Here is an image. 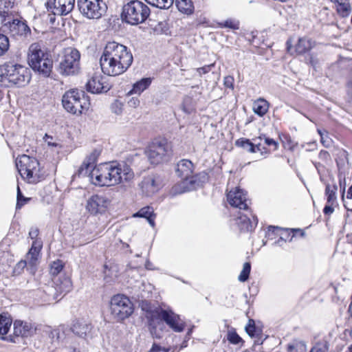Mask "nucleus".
Listing matches in <instances>:
<instances>
[{
    "mask_svg": "<svg viewBox=\"0 0 352 352\" xmlns=\"http://www.w3.org/2000/svg\"><path fill=\"white\" fill-rule=\"evenodd\" d=\"M91 182L96 186H113L133 179L134 173L126 163H102L90 172Z\"/></svg>",
    "mask_w": 352,
    "mask_h": 352,
    "instance_id": "nucleus-1",
    "label": "nucleus"
},
{
    "mask_svg": "<svg viewBox=\"0 0 352 352\" xmlns=\"http://www.w3.org/2000/svg\"><path fill=\"white\" fill-rule=\"evenodd\" d=\"M133 63V55L128 48L115 41L109 42L102 52L100 64L102 72L110 76L124 73Z\"/></svg>",
    "mask_w": 352,
    "mask_h": 352,
    "instance_id": "nucleus-2",
    "label": "nucleus"
},
{
    "mask_svg": "<svg viewBox=\"0 0 352 352\" xmlns=\"http://www.w3.org/2000/svg\"><path fill=\"white\" fill-rule=\"evenodd\" d=\"M30 79V71L25 66L11 63L0 65V82L2 85L24 87Z\"/></svg>",
    "mask_w": 352,
    "mask_h": 352,
    "instance_id": "nucleus-3",
    "label": "nucleus"
},
{
    "mask_svg": "<svg viewBox=\"0 0 352 352\" xmlns=\"http://www.w3.org/2000/svg\"><path fill=\"white\" fill-rule=\"evenodd\" d=\"M16 166L21 177L30 184H36L43 178L38 161L27 155L16 158Z\"/></svg>",
    "mask_w": 352,
    "mask_h": 352,
    "instance_id": "nucleus-4",
    "label": "nucleus"
},
{
    "mask_svg": "<svg viewBox=\"0 0 352 352\" xmlns=\"http://www.w3.org/2000/svg\"><path fill=\"white\" fill-rule=\"evenodd\" d=\"M28 63L34 71L45 76H50L53 67L50 54L42 50L38 43H33L30 46Z\"/></svg>",
    "mask_w": 352,
    "mask_h": 352,
    "instance_id": "nucleus-5",
    "label": "nucleus"
},
{
    "mask_svg": "<svg viewBox=\"0 0 352 352\" xmlns=\"http://www.w3.org/2000/svg\"><path fill=\"white\" fill-rule=\"evenodd\" d=\"M150 12V9L146 4L134 0L124 6L122 17L126 23L134 25L144 22Z\"/></svg>",
    "mask_w": 352,
    "mask_h": 352,
    "instance_id": "nucleus-6",
    "label": "nucleus"
},
{
    "mask_svg": "<svg viewBox=\"0 0 352 352\" xmlns=\"http://www.w3.org/2000/svg\"><path fill=\"white\" fill-rule=\"evenodd\" d=\"M109 311L111 318L120 322L131 316L133 312V305L126 296L116 294L110 300Z\"/></svg>",
    "mask_w": 352,
    "mask_h": 352,
    "instance_id": "nucleus-7",
    "label": "nucleus"
},
{
    "mask_svg": "<svg viewBox=\"0 0 352 352\" xmlns=\"http://www.w3.org/2000/svg\"><path fill=\"white\" fill-rule=\"evenodd\" d=\"M79 52L74 48L65 49L58 58V70L63 76H72L78 74L80 69Z\"/></svg>",
    "mask_w": 352,
    "mask_h": 352,
    "instance_id": "nucleus-8",
    "label": "nucleus"
},
{
    "mask_svg": "<svg viewBox=\"0 0 352 352\" xmlns=\"http://www.w3.org/2000/svg\"><path fill=\"white\" fill-rule=\"evenodd\" d=\"M62 104L67 112L80 115L83 109L87 108L88 103L83 91L78 89H70L63 96Z\"/></svg>",
    "mask_w": 352,
    "mask_h": 352,
    "instance_id": "nucleus-9",
    "label": "nucleus"
},
{
    "mask_svg": "<svg viewBox=\"0 0 352 352\" xmlns=\"http://www.w3.org/2000/svg\"><path fill=\"white\" fill-rule=\"evenodd\" d=\"M80 12L90 19H100L106 11V4L102 0H78Z\"/></svg>",
    "mask_w": 352,
    "mask_h": 352,
    "instance_id": "nucleus-10",
    "label": "nucleus"
},
{
    "mask_svg": "<svg viewBox=\"0 0 352 352\" xmlns=\"http://www.w3.org/2000/svg\"><path fill=\"white\" fill-rule=\"evenodd\" d=\"M168 150L169 146L166 140H158L151 143L145 153L151 164H157L163 161Z\"/></svg>",
    "mask_w": 352,
    "mask_h": 352,
    "instance_id": "nucleus-11",
    "label": "nucleus"
},
{
    "mask_svg": "<svg viewBox=\"0 0 352 352\" xmlns=\"http://www.w3.org/2000/svg\"><path fill=\"white\" fill-rule=\"evenodd\" d=\"M193 170V164L188 160H182L177 163L176 174L182 180L180 185L182 186L184 192L190 190L188 184L192 185L195 183Z\"/></svg>",
    "mask_w": 352,
    "mask_h": 352,
    "instance_id": "nucleus-12",
    "label": "nucleus"
},
{
    "mask_svg": "<svg viewBox=\"0 0 352 352\" xmlns=\"http://www.w3.org/2000/svg\"><path fill=\"white\" fill-rule=\"evenodd\" d=\"M111 204L110 199L103 195H93L86 202V210L93 215L104 214Z\"/></svg>",
    "mask_w": 352,
    "mask_h": 352,
    "instance_id": "nucleus-13",
    "label": "nucleus"
},
{
    "mask_svg": "<svg viewBox=\"0 0 352 352\" xmlns=\"http://www.w3.org/2000/svg\"><path fill=\"white\" fill-rule=\"evenodd\" d=\"M75 0H47L45 5L48 12L54 15H67L74 8Z\"/></svg>",
    "mask_w": 352,
    "mask_h": 352,
    "instance_id": "nucleus-14",
    "label": "nucleus"
},
{
    "mask_svg": "<svg viewBox=\"0 0 352 352\" xmlns=\"http://www.w3.org/2000/svg\"><path fill=\"white\" fill-rule=\"evenodd\" d=\"M158 318L165 322L175 332H182L186 327L185 322L178 314L174 313L172 310L161 309L158 314Z\"/></svg>",
    "mask_w": 352,
    "mask_h": 352,
    "instance_id": "nucleus-15",
    "label": "nucleus"
},
{
    "mask_svg": "<svg viewBox=\"0 0 352 352\" xmlns=\"http://www.w3.org/2000/svg\"><path fill=\"white\" fill-rule=\"evenodd\" d=\"M227 201L231 206L240 210H247L248 208L249 200L247 197V193L239 187L228 191Z\"/></svg>",
    "mask_w": 352,
    "mask_h": 352,
    "instance_id": "nucleus-16",
    "label": "nucleus"
},
{
    "mask_svg": "<svg viewBox=\"0 0 352 352\" xmlns=\"http://www.w3.org/2000/svg\"><path fill=\"white\" fill-rule=\"evenodd\" d=\"M87 91L91 94L106 93L111 89L107 78L101 74H94L86 84Z\"/></svg>",
    "mask_w": 352,
    "mask_h": 352,
    "instance_id": "nucleus-17",
    "label": "nucleus"
},
{
    "mask_svg": "<svg viewBox=\"0 0 352 352\" xmlns=\"http://www.w3.org/2000/svg\"><path fill=\"white\" fill-rule=\"evenodd\" d=\"M3 31L8 32L13 37H28L31 34V30L25 21L13 19L12 22L5 23Z\"/></svg>",
    "mask_w": 352,
    "mask_h": 352,
    "instance_id": "nucleus-18",
    "label": "nucleus"
},
{
    "mask_svg": "<svg viewBox=\"0 0 352 352\" xmlns=\"http://www.w3.org/2000/svg\"><path fill=\"white\" fill-rule=\"evenodd\" d=\"M142 194L151 197L159 191L162 187L160 177L156 175H149L144 177L140 184Z\"/></svg>",
    "mask_w": 352,
    "mask_h": 352,
    "instance_id": "nucleus-19",
    "label": "nucleus"
},
{
    "mask_svg": "<svg viewBox=\"0 0 352 352\" xmlns=\"http://www.w3.org/2000/svg\"><path fill=\"white\" fill-rule=\"evenodd\" d=\"M247 212L246 214H243L239 212L234 219L235 224L241 231H252L258 223L256 217L252 215L250 212L247 211Z\"/></svg>",
    "mask_w": 352,
    "mask_h": 352,
    "instance_id": "nucleus-20",
    "label": "nucleus"
},
{
    "mask_svg": "<svg viewBox=\"0 0 352 352\" xmlns=\"http://www.w3.org/2000/svg\"><path fill=\"white\" fill-rule=\"evenodd\" d=\"M100 155V151L99 150L94 149L89 155H87L78 170V176L89 177L90 172L94 168V167L98 166L96 164Z\"/></svg>",
    "mask_w": 352,
    "mask_h": 352,
    "instance_id": "nucleus-21",
    "label": "nucleus"
},
{
    "mask_svg": "<svg viewBox=\"0 0 352 352\" xmlns=\"http://www.w3.org/2000/svg\"><path fill=\"white\" fill-rule=\"evenodd\" d=\"M71 330L75 335L87 340L94 337L93 328L91 324L82 320L75 321L71 327Z\"/></svg>",
    "mask_w": 352,
    "mask_h": 352,
    "instance_id": "nucleus-22",
    "label": "nucleus"
},
{
    "mask_svg": "<svg viewBox=\"0 0 352 352\" xmlns=\"http://www.w3.org/2000/svg\"><path fill=\"white\" fill-rule=\"evenodd\" d=\"M14 334L16 336H21L22 338H28L32 336L35 332V327L32 323L16 320L13 324Z\"/></svg>",
    "mask_w": 352,
    "mask_h": 352,
    "instance_id": "nucleus-23",
    "label": "nucleus"
},
{
    "mask_svg": "<svg viewBox=\"0 0 352 352\" xmlns=\"http://www.w3.org/2000/svg\"><path fill=\"white\" fill-rule=\"evenodd\" d=\"M53 283L54 285V289L56 293L60 294L69 292L72 287V283L70 278L65 275L54 277Z\"/></svg>",
    "mask_w": 352,
    "mask_h": 352,
    "instance_id": "nucleus-24",
    "label": "nucleus"
},
{
    "mask_svg": "<svg viewBox=\"0 0 352 352\" xmlns=\"http://www.w3.org/2000/svg\"><path fill=\"white\" fill-rule=\"evenodd\" d=\"M133 217H142L147 219L150 226L153 228L155 227V214L152 207L146 206L140 209L138 212L135 213Z\"/></svg>",
    "mask_w": 352,
    "mask_h": 352,
    "instance_id": "nucleus-25",
    "label": "nucleus"
},
{
    "mask_svg": "<svg viewBox=\"0 0 352 352\" xmlns=\"http://www.w3.org/2000/svg\"><path fill=\"white\" fill-rule=\"evenodd\" d=\"M269 107V102L263 98L254 100L252 104L253 111L260 117L263 116L268 111Z\"/></svg>",
    "mask_w": 352,
    "mask_h": 352,
    "instance_id": "nucleus-26",
    "label": "nucleus"
},
{
    "mask_svg": "<svg viewBox=\"0 0 352 352\" xmlns=\"http://www.w3.org/2000/svg\"><path fill=\"white\" fill-rule=\"evenodd\" d=\"M104 280L107 283L115 282L118 276V267L114 265L104 266Z\"/></svg>",
    "mask_w": 352,
    "mask_h": 352,
    "instance_id": "nucleus-27",
    "label": "nucleus"
},
{
    "mask_svg": "<svg viewBox=\"0 0 352 352\" xmlns=\"http://www.w3.org/2000/svg\"><path fill=\"white\" fill-rule=\"evenodd\" d=\"M178 10L185 14L190 15L194 12V5L191 0H175Z\"/></svg>",
    "mask_w": 352,
    "mask_h": 352,
    "instance_id": "nucleus-28",
    "label": "nucleus"
},
{
    "mask_svg": "<svg viewBox=\"0 0 352 352\" xmlns=\"http://www.w3.org/2000/svg\"><path fill=\"white\" fill-rule=\"evenodd\" d=\"M12 320L7 314H0V336L2 338L10 329Z\"/></svg>",
    "mask_w": 352,
    "mask_h": 352,
    "instance_id": "nucleus-29",
    "label": "nucleus"
},
{
    "mask_svg": "<svg viewBox=\"0 0 352 352\" xmlns=\"http://www.w3.org/2000/svg\"><path fill=\"white\" fill-rule=\"evenodd\" d=\"M141 308L146 312V318L149 321H153L155 318H158V314L161 309L154 308L147 301H143L141 303Z\"/></svg>",
    "mask_w": 352,
    "mask_h": 352,
    "instance_id": "nucleus-30",
    "label": "nucleus"
},
{
    "mask_svg": "<svg viewBox=\"0 0 352 352\" xmlns=\"http://www.w3.org/2000/svg\"><path fill=\"white\" fill-rule=\"evenodd\" d=\"M151 83V79L150 78H142L133 85L132 89L129 91V94H140L150 86Z\"/></svg>",
    "mask_w": 352,
    "mask_h": 352,
    "instance_id": "nucleus-31",
    "label": "nucleus"
},
{
    "mask_svg": "<svg viewBox=\"0 0 352 352\" xmlns=\"http://www.w3.org/2000/svg\"><path fill=\"white\" fill-rule=\"evenodd\" d=\"M325 184V195L327 197V202L331 205H335L337 201L336 192L338 187L336 184L331 186L329 184Z\"/></svg>",
    "mask_w": 352,
    "mask_h": 352,
    "instance_id": "nucleus-32",
    "label": "nucleus"
},
{
    "mask_svg": "<svg viewBox=\"0 0 352 352\" xmlns=\"http://www.w3.org/2000/svg\"><path fill=\"white\" fill-rule=\"evenodd\" d=\"M312 48V42L307 38H300L296 45L295 51L298 54H302Z\"/></svg>",
    "mask_w": 352,
    "mask_h": 352,
    "instance_id": "nucleus-33",
    "label": "nucleus"
},
{
    "mask_svg": "<svg viewBox=\"0 0 352 352\" xmlns=\"http://www.w3.org/2000/svg\"><path fill=\"white\" fill-rule=\"evenodd\" d=\"M226 338L228 341L232 344L242 346L244 343L243 340L238 335L236 330L233 328L228 329Z\"/></svg>",
    "mask_w": 352,
    "mask_h": 352,
    "instance_id": "nucleus-34",
    "label": "nucleus"
},
{
    "mask_svg": "<svg viewBox=\"0 0 352 352\" xmlns=\"http://www.w3.org/2000/svg\"><path fill=\"white\" fill-rule=\"evenodd\" d=\"M337 2L336 10L342 17H346L349 15L351 9L349 2H343L342 1L336 0Z\"/></svg>",
    "mask_w": 352,
    "mask_h": 352,
    "instance_id": "nucleus-35",
    "label": "nucleus"
},
{
    "mask_svg": "<svg viewBox=\"0 0 352 352\" xmlns=\"http://www.w3.org/2000/svg\"><path fill=\"white\" fill-rule=\"evenodd\" d=\"M235 145L245 149L250 153H256V143L253 144L248 139L239 138L235 142Z\"/></svg>",
    "mask_w": 352,
    "mask_h": 352,
    "instance_id": "nucleus-36",
    "label": "nucleus"
},
{
    "mask_svg": "<svg viewBox=\"0 0 352 352\" xmlns=\"http://www.w3.org/2000/svg\"><path fill=\"white\" fill-rule=\"evenodd\" d=\"M153 321H149V331L151 336L155 339H161L163 337V324L159 323L157 325L153 324Z\"/></svg>",
    "mask_w": 352,
    "mask_h": 352,
    "instance_id": "nucleus-37",
    "label": "nucleus"
},
{
    "mask_svg": "<svg viewBox=\"0 0 352 352\" xmlns=\"http://www.w3.org/2000/svg\"><path fill=\"white\" fill-rule=\"evenodd\" d=\"M146 3L160 9H168L173 3L174 0H145Z\"/></svg>",
    "mask_w": 352,
    "mask_h": 352,
    "instance_id": "nucleus-38",
    "label": "nucleus"
},
{
    "mask_svg": "<svg viewBox=\"0 0 352 352\" xmlns=\"http://www.w3.org/2000/svg\"><path fill=\"white\" fill-rule=\"evenodd\" d=\"M12 4L10 0H0V17L2 23L6 21L5 14L8 13L9 8L12 7Z\"/></svg>",
    "mask_w": 352,
    "mask_h": 352,
    "instance_id": "nucleus-39",
    "label": "nucleus"
},
{
    "mask_svg": "<svg viewBox=\"0 0 352 352\" xmlns=\"http://www.w3.org/2000/svg\"><path fill=\"white\" fill-rule=\"evenodd\" d=\"M39 252H40L36 250L30 248L25 256V259L28 261L29 265L31 267L36 265L38 258Z\"/></svg>",
    "mask_w": 352,
    "mask_h": 352,
    "instance_id": "nucleus-40",
    "label": "nucleus"
},
{
    "mask_svg": "<svg viewBox=\"0 0 352 352\" xmlns=\"http://www.w3.org/2000/svg\"><path fill=\"white\" fill-rule=\"evenodd\" d=\"M64 267L63 263L62 261L57 260L54 261L50 266V274L54 276V277H58V274L63 270Z\"/></svg>",
    "mask_w": 352,
    "mask_h": 352,
    "instance_id": "nucleus-41",
    "label": "nucleus"
},
{
    "mask_svg": "<svg viewBox=\"0 0 352 352\" xmlns=\"http://www.w3.org/2000/svg\"><path fill=\"white\" fill-rule=\"evenodd\" d=\"M288 352H305L306 345L301 342H294L288 344Z\"/></svg>",
    "mask_w": 352,
    "mask_h": 352,
    "instance_id": "nucleus-42",
    "label": "nucleus"
},
{
    "mask_svg": "<svg viewBox=\"0 0 352 352\" xmlns=\"http://www.w3.org/2000/svg\"><path fill=\"white\" fill-rule=\"evenodd\" d=\"M251 270V265L250 263H245L243 266V270H241L238 279L241 282L246 281L250 276Z\"/></svg>",
    "mask_w": 352,
    "mask_h": 352,
    "instance_id": "nucleus-43",
    "label": "nucleus"
},
{
    "mask_svg": "<svg viewBox=\"0 0 352 352\" xmlns=\"http://www.w3.org/2000/svg\"><path fill=\"white\" fill-rule=\"evenodd\" d=\"M219 28H227L232 30H238L239 28V21L234 19H227L218 23Z\"/></svg>",
    "mask_w": 352,
    "mask_h": 352,
    "instance_id": "nucleus-44",
    "label": "nucleus"
},
{
    "mask_svg": "<svg viewBox=\"0 0 352 352\" xmlns=\"http://www.w3.org/2000/svg\"><path fill=\"white\" fill-rule=\"evenodd\" d=\"M9 46L8 38L6 35L0 34V56L8 50Z\"/></svg>",
    "mask_w": 352,
    "mask_h": 352,
    "instance_id": "nucleus-45",
    "label": "nucleus"
},
{
    "mask_svg": "<svg viewBox=\"0 0 352 352\" xmlns=\"http://www.w3.org/2000/svg\"><path fill=\"white\" fill-rule=\"evenodd\" d=\"M182 109L184 112L187 114L191 113L194 111V107L192 104V98L190 97H185L184 98Z\"/></svg>",
    "mask_w": 352,
    "mask_h": 352,
    "instance_id": "nucleus-46",
    "label": "nucleus"
},
{
    "mask_svg": "<svg viewBox=\"0 0 352 352\" xmlns=\"http://www.w3.org/2000/svg\"><path fill=\"white\" fill-rule=\"evenodd\" d=\"M318 133L320 136V142L322 145L329 148L331 146L332 141L331 139L329 137L328 133L327 131H322L321 129H318Z\"/></svg>",
    "mask_w": 352,
    "mask_h": 352,
    "instance_id": "nucleus-47",
    "label": "nucleus"
},
{
    "mask_svg": "<svg viewBox=\"0 0 352 352\" xmlns=\"http://www.w3.org/2000/svg\"><path fill=\"white\" fill-rule=\"evenodd\" d=\"M281 229L276 226H270L267 228V230L265 234V236L272 239L275 236L279 235V232Z\"/></svg>",
    "mask_w": 352,
    "mask_h": 352,
    "instance_id": "nucleus-48",
    "label": "nucleus"
},
{
    "mask_svg": "<svg viewBox=\"0 0 352 352\" xmlns=\"http://www.w3.org/2000/svg\"><path fill=\"white\" fill-rule=\"evenodd\" d=\"M29 199L25 197L19 188V186H17V202H16V209L21 208L23 206H24L28 201Z\"/></svg>",
    "mask_w": 352,
    "mask_h": 352,
    "instance_id": "nucleus-49",
    "label": "nucleus"
},
{
    "mask_svg": "<svg viewBox=\"0 0 352 352\" xmlns=\"http://www.w3.org/2000/svg\"><path fill=\"white\" fill-rule=\"evenodd\" d=\"M328 346L327 342H318L311 348L309 352H327Z\"/></svg>",
    "mask_w": 352,
    "mask_h": 352,
    "instance_id": "nucleus-50",
    "label": "nucleus"
},
{
    "mask_svg": "<svg viewBox=\"0 0 352 352\" xmlns=\"http://www.w3.org/2000/svg\"><path fill=\"white\" fill-rule=\"evenodd\" d=\"M122 103L118 100H116L111 105L112 112L117 115H120L122 113Z\"/></svg>",
    "mask_w": 352,
    "mask_h": 352,
    "instance_id": "nucleus-51",
    "label": "nucleus"
},
{
    "mask_svg": "<svg viewBox=\"0 0 352 352\" xmlns=\"http://www.w3.org/2000/svg\"><path fill=\"white\" fill-rule=\"evenodd\" d=\"M245 331L251 337H254L256 335V327L253 320H249L248 324L245 326Z\"/></svg>",
    "mask_w": 352,
    "mask_h": 352,
    "instance_id": "nucleus-52",
    "label": "nucleus"
},
{
    "mask_svg": "<svg viewBox=\"0 0 352 352\" xmlns=\"http://www.w3.org/2000/svg\"><path fill=\"white\" fill-rule=\"evenodd\" d=\"M256 152H260L263 157H266L270 153V151L262 146L261 144L259 142L256 143Z\"/></svg>",
    "mask_w": 352,
    "mask_h": 352,
    "instance_id": "nucleus-53",
    "label": "nucleus"
},
{
    "mask_svg": "<svg viewBox=\"0 0 352 352\" xmlns=\"http://www.w3.org/2000/svg\"><path fill=\"white\" fill-rule=\"evenodd\" d=\"M264 142L267 146H272L273 151H276L278 148V143L272 138L264 136Z\"/></svg>",
    "mask_w": 352,
    "mask_h": 352,
    "instance_id": "nucleus-54",
    "label": "nucleus"
},
{
    "mask_svg": "<svg viewBox=\"0 0 352 352\" xmlns=\"http://www.w3.org/2000/svg\"><path fill=\"white\" fill-rule=\"evenodd\" d=\"M214 64L212 63L210 65H205L202 67L197 68L196 70L198 72V74H199V76H201L202 74H206L208 73L209 72H210V70L212 69V67H214Z\"/></svg>",
    "mask_w": 352,
    "mask_h": 352,
    "instance_id": "nucleus-55",
    "label": "nucleus"
},
{
    "mask_svg": "<svg viewBox=\"0 0 352 352\" xmlns=\"http://www.w3.org/2000/svg\"><path fill=\"white\" fill-rule=\"evenodd\" d=\"M234 80L232 76H228L224 78L223 83L226 87L233 89H234Z\"/></svg>",
    "mask_w": 352,
    "mask_h": 352,
    "instance_id": "nucleus-56",
    "label": "nucleus"
},
{
    "mask_svg": "<svg viewBox=\"0 0 352 352\" xmlns=\"http://www.w3.org/2000/svg\"><path fill=\"white\" fill-rule=\"evenodd\" d=\"M27 265H28V262L26 259L19 261L14 267V272L20 273V272L27 266Z\"/></svg>",
    "mask_w": 352,
    "mask_h": 352,
    "instance_id": "nucleus-57",
    "label": "nucleus"
},
{
    "mask_svg": "<svg viewBox=\"0 0 352 352\" xmlns=\"http://www.w3.org/2000/svg\"><path fill=\"white\" fill-rule=\"evenodd\" d=\"M192 332V329H188V331L186 333V336L184 338V340L182 342V343L180 345L179 350L187 347V346H188V341L190 340V338Z\"/></svg>",
    "mask_w": 352,
    "mask_h": 352,
    "instance_id": "nucleus-58",
    "label": "nucleus"
},
{
    "mask_svg": "<svg viewBox=\"0 0 352 352\" xmlns=\"http://www.w3.org/2000/svg\"><path fill=\"white\" fill-rule=\"evenodd\" d=\"M50 337L52 338L53 341H58L60 339V329H53L50 333Z\"/></svg>",
    "mask_w": 352,
    "mask_h": 352,
    "instance_id": "nucleus-59",
    "label": "nucleus"
},
{
    "mask_svg": "<svg viewBox=\"0 0 352 352\" xmlns=\"http://www.w3.org/2000/svg\"><path fill=\"white\" fill-rule=\"evenodd\" d=\"M333 206L334 205L327 204L323 209L324 214L326 215L331 214L334 212V208L333 207Z\"/></svg>",
    "mask_w": 352,
    "mask_h": 352,
    "instance_id": "nucleus-60",
    "label": "nucleus"
},
{
    "mask_svg": "<svg viewBox=\"0 0 352 352\" xmlns=\"http://www.w3.org/2000/svg\"><path fill=\"white\" fill-rule=\"evenodd\" d=\"M39 233L38 229L36 228H32L29 232V236L32 239H35Z\"/></svg>",
    "mask_w": 352,
    "mask_h": 352,
    "instance_id": "nucleus-61",
    "label": "nucleus"
},
{
    "mask_svg": "<svg viewBox=\"0 0 352 352\" xmlns=\"http://www.w3.org/2000/svg\"><path fill=\"white\" fill-rule=\"evenodd\" d=\"M41 248H42V243L40 241H38L36 239L32 242V247H31L32 249H34V250H36L40 252Z\"/></svg>",
    "mask_w": 352,
    "mask_h": 352,
    "instance_id": "nucleus-62",
    "label": "nucleus"
},
{
    "mask_svg": "<svg viewBox=\"0 0 352 352\" xmlns=\"http://www.w3.org/2000/svg\"><path fill=\"white\" fill-rule=\"evenodd\" d=\"M162 349V347L160 345L153 343L148 352H160Z\"/></svg>",
    "mask_w": 352,
    "mask_h": 352,
    "instance_id": "nucleus-63",
    "label": "nucleus"
},
{
    "mask_svg": "<svg viewBox=\"0 0 352 352\" xmlns=\"http://www.w3.org/2000/svg\"><path fill=\"white\" fill-rule=\"evenodd\" d=\"M129 104L131 107H136L140 104V100L137 98H132L129 100Z\"/></svg>",
    "mask_w": 352,
    "mask_h": 352,
    "instance_id": "nucleus-64",
    "label": "nucleus"
}]
</instances>
